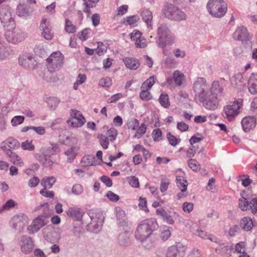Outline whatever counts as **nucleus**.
Segmentation results:
<instances>
[{"label":"nucleus","instance_id":"obj_9","mask_svg":"<svg viewBox=\"0 0 257 257\" xmlns=\"http://www.w3.org/2000/svg\"><path fill=\"white\" fill-rule=\"evenodd\" d=\"M89 215L91 219L89 227L91 229L92 231L94 233H97L101 229L104 217L101 213L94 212L93 211H90Z\"/></svg>","mask_w":257,"mask_h":257},{"label":"nucleus","instance_id":"obj_44","mask_svg":"<svg viewBox=\"0 0 257 257\" xmlns=\"http://www.w3.org/2000/svg\"><path fill=\"white\" fill-rule=\"evenodd\" d=\"M117 135L116 130L114 127L110 128L106 133V137L108 138L110 141H114Z\"/></svg>","mask_w":257,"mask_h":257},{"label":"nucleus","instance_id":"obj_31","mask_svg":"<svg viewBox=\"0 0 257 257\" xmlns=\"http://www.w3.org/2000/svg\"><path fill=\"white\" fill-rule=\"evenodd\" d=\"M140 19L138 15L127 16L123 19V24L125 26H130L132 27L137 26Z\"/></svg>","mask_w":257,"mask_h":257},{"label":"nucleus","instance_id":"obj_51","mask_svg":"<svg viewBox=\"0 0 257 257\" xmlns=\"http://www.w3.org/2000/svg\"><path fill=\"white\" fill-rule=\"evenodd\" d=\"M98 138L99 139L101 147L104 149H107L109 144V140L108 139V138H107L104 135H101L98 137Z\"/></svg>","mask_w":257,"mask_h":257},{"label":"nucleus","instance_id":"obj_25","mask_svg":"<svg viewBox=\"0 0 257 257\" xmlns=\"http://www.w3.org/2000/svg\"><path fill=\"white\" fill-rule=\"evenodd\" d=\"M143 21L146 24L147 28L149 30L153 29L152 13L147 9H143L141 14Z\"/></svg>","mask_w":257,"mask_h":257},{"label":"nucleus","instance_id":"obj_7","mask_svg":"<svg viewBox=\"0 0 257 257\" xmlns=\"http://www.w3.org/2000/svg\"><path fill=\"white\" fill-rule=\"evenodd\" d=\"M242 105V100L240 99L235 100L232 103L225 106L223 112L225 118L229 121L232 120L239 113V109Z\"/></svg>","mask_w":257,"mask_h":257},{"label":"nucleus","instance_id":"obj_48","mask_svg":"<svg viewBox=\"0 0 257 257\" xmlns=\"http://www.w3.org/2000/svg\"><path fill=\"white\" fill-rule=\"evenodd\" d=\"M238 206L242 211H246L248 209L249 203L245 198L241 197L239 199Z\"/></svg>","mask_w":257,"mask_h":257},{"label":"nucleus","instance_id":"obj_23","mask_svg":"<svg viewBox=\"0 0 257 257\" xmlns=\"http://www.w3.org/2000/svg\"><path fill=\"white\" fill-rule=\"evenodd\" d=\"M177 8L172 4L167 3L163 9L165 17L170 20H174L176 15Z\"/></svg>","mask_w":257,"mask_h":257},{"label":"nucleus","instance_id":"obj_14","mask_svg":"<svg viewBox=\"0 0 257 257\" xmlns=\"http://www.w3.org/2000/svg\"><path fill=\"white\" fill-rule=\"evenodd\" d=\"M1 148L9 158L10 162L15 165L21 167L24 165V162L22 159L16 153L13 152L11 149H8L6 146H1Z\"/></svg>","mask_w":257,"mask_h":257},{"label":"nucleus","instance_id":"obj_46","mask_svg":"<svg viewBox=\"0 0 257 257\" xmlns=\"http://www.w3.org/2000/svg\"><path fill=\"white\" fill-rule=\"evenodd\" d=\"M73 232L76 236H79L82 232L83 225L81 222H74L73 224Z\"/></svg>","mask_w":257,"mask_h":257},{"label":"nucleus","instance_id":"obj_52","mask_svg":"<svg viewBox=\"0 0 257 257\" xmlns=\"http://www.w3.org/2000/svg\"><path fill=\"white\" fill-rule=\"evenodd\" d=\"M187 245L182 243H178V257H183L187 249Z\"/></svg>","mask_w":257,"mask_h":257},{"label":"nucleus","instance_id":"obj_37","mask_svg":"<svg viewBox=\"0 0 257 257\" xmlns=\"http://www.w3.org/2000/svg\"><path fill=\"white\" fill-rule=\"evenodd\" d=\"M160 237L164 241L167 240L171 236V231L169 227L163 226L160 229Z\"/></svg>","mask_w":257,"mask_h":257},{"label":"nucleus","instance_id":"obj_6","mask_svg":"<svg viewBox=\"0 0 257 257\" xmlns=\"http://www.w3.org/2000/svg\"><path fill=\"white\" fill-rule=\"evenodd\" d=\"M64 60V56L60 52L52 53L46 60L49 70L53 72L59 70L63 65Z\"/></svg>","mask_w":257,"mask_h":257},{"label":"nucleus","instance_id":"obj_5","mask_svg":"<svg viewBox=\"0 0 257 257\" xmlns=\"http://www.w3.org/2000/svg\"><path fill=\"white\" fill-rule=\"evenodd\" d=\"M0 21L5 29L16 28L15 15L9 6H4L0 8Z\"/></svg>","mask_w":257,"mask_h":257},{"label":"nucleus","instance_id":"obj_54","mask_svg":"<svg viewBox=\"0 0 257 257\" xmlns=\"http://www.w3.org/2000/svg\"><path fill=\"white\" fill-rule=\"evenodd\" d=\"M127 180L130 185L134 188H139L140 187L139 182L138 178L135 176H131L127 178Z\"/></svg>","mask_w":257,"mask_h":257},{"label":"nucleus","instance_id":"obj_39","mask_svg":"<svg viewBox=\"0 0 257 257\" xmlns=\"http://www.w3.org/2000/svg\"><path fill=\"white\" fill-rule=\"evenodd\" d=\"M75 149V148L74 147H71L69 148L64 153L65 155L67 156V161L69 163H71L74 160L76 156Z\"/></svg>","mask_w":257,"mask_h":257},{"label":"nucleus","instance_id":"obj_47","mask_svg":"<svg viewBox=\"0 0 257 257\" xmlns=\"http://www.w3.org/2000/svg\"><path fill=\"white\" fill-rule=\"evenodd\" d=\"M21 147L24 150L32 151L35 149V146L33 144L32 141L26 140L21 144Z\"/></svg>","mask_w":257,"mask_h":257},{"label":"nucleus","instance_id":"obj_16","mask_svg":"<svg viewBox=\"0 0 257 257\" xmlns=\"http://www.w3.org/2000/svg\"><path fill=\"white\" fill-rule=\"evenodd\" d=\"M233 36L234 39L242 42L249 41L252 38L249 35L247 29L244 26L238 27Z\"/></svg>","mask_w":257,"mask_h":257},{"label":"nucleus","instance_id":"obj_10","mask_svg":"<svg viewBox=\"0 0 257 257\" xmlns=\"http://www.w3.org/2000/svg\"><path fill=\"white\" fill-rule=\"evenodd\" d=\"M48 217L45 215H39L33 219L31 224L27 227L29 234H33L38 232L40 229L48 223Z\"/></svg>","mask_w":257,"mask_h":257},{"label":"nucleus","instance_id":"obj_17","mask_svg":"<svg viewBox=\"0 0 257 257\" xmlns=\"http://www.w3.org/2000/svg\"><path fill=\"white\" fill-rule=\"evenodd\" d=\"M36 159L46 167H51L55 164L56 160L51 156L45 153H36L34 154Z\"/></svg>","mask_w":257,"mask_h":257},{"label":"nucleus","instance_id":"obj_63","mask_svg":"<svg viewBox=\"0 0 257 257\" xmlns=\"http://www.w3.org/2000/svg\"><path fill=\"white\" fill-rule=\"evenodd\" d=\"M105 196L107 197L110 201L112 202H117L119 199V196L111 191H108Z\"/></svg>","mask_w":257,"mask_h":257},{"label":"nucleus","instance_id":"obj_15","mask_svg":"<svg viewBox=\"0 0 257 257\" xmlns=\"http://www.w3.org/2000/svg\"><path fill=\"white\" fill-rule=\"evenodd\" d=\"M21 249L25 254L30 253L34 246V242L31 237L29 236H23L21 239Z\"/></svg>","mask_w":257,"mask_h":257},{"label":"nucleus","instance_id":"obj_59","mask_svg":"<svg viewBox=\"0 0 257 257\" xmlns=\"http://www.w3.org/2000/svg\"><path fill=\"white\" fill-rule=\"evenodd\" d=\"M166 257H177V245H173L169 247Z\"/></svg>","mask_w":257,"mask_h":257},{"label":"nucleus","instance_id":"obj_13","mask_svg":"<svg viewBox=\"0 0 257 257\" xmlns=\"http://www.w3.org/2000/svg\"><path fill=\"white\" fill-rule=\"evenodd\" d=\"M230 82L231 85L233 88L240 91L244 89L246 84V80L241 73L234 74L230 78Z\"/></svg>","mask_w":257,"mask_h":257},{"label":"nucleus","instance_id":"obj_34","mask_svg":"<svg viewBox=\"0 0 257 257\" xmlns=\"http://www.w3.org/2000/svg\"><path fill=\"white\" fill-rule=\"evenodd\" d=\"M84 3L83 4L84 8L83 11L87 14V16L90 14V8H94L96 6V4L99 2V0H83Z\"/></svg>","mask_w":257,"mask_h":257},{"label":"nucleus","instance_id":"obj_60","mask_svg":"<svg viewBox=\"0 0 257 257\" xmlns=\"http://www.w3.org/2000/svg\"><path fill=\"white\" fill-rule=\"evenodd\" d=\"M245 246V242L243 241H240L235 244L234 249L237 252L241 253L242 252L246 251Z\"/></svg>","mask_w":257,"mask_h":257},{"label":"nucleus","instance_id":"obj_55","mask_svg":"<svg viewBox=\"0 0 257 257\" xmlns=\"http://www.w3.org/2000/svg\"><path fill=\"white\" fill-rule=\"evenodd\" d=\"M91 33L89 29H85L78 34L79 38L82 41L87 40Z\"/></svg>","mask_w":257,"mask_h":257},{"label":"nucleus","instance_id":"obj_12","mask_svg":"<svg viewBox=\"0 0 257 257\" xmlns=\"http://www.w3.org/2000/svg\"><path fill=\"white\" fill-rule=\"evenodd\" d=\"M19 64L26 69H34L35 68V60L33 55L30 53H23L19 57Z\"/></svg>","mask_w":257,"mask_h":257},{"label":"nucleus","instance_id":"obj_27","mask_svg":"<svg viewBox=\"0 0 257 257\" xmlns=\"http://www.w3.org/2000/svg\"><path fill=\"white\" fill-rule=\"evenodd\" d=\"M247 87L251 94L257 93V74L252 73L250 75L248 80Z\"/></svg>","mask_w":257,"mask_h":257},{"label":"nucleus","instance_id":"obj_53","mask_svg":"<svg viewBox=\"0 0 257 257\" xmlns=\"http://www.w3.org/2000/svg\"><path fill=\"white\" fill-rule=\"evenodd\" d=\"M142 91L140 93V98L144 100H150L152 96L150 92L148 91V90L145 89H141Z\"/></svg>","mask_w":257,"mask_h":257},{"label":"nucleus","instance_id":"obj_62","mask_svg":"<svg viewBox=\"0 0 257 257\" xmlns=\"http://www.w3.org/2000/svg\"><path fill=\"white\" fill-rule=\"evenodd\" d=\"M83 191V188L82 186L78 184L74 185L72 189V192L76 195L81 194Z\"/></svg>","mask_w":257,"mask_h":257},{"label":"nucleus","instance_id":"obj_57","mask_svg":"<svg viewBox=\"0 0 257 257\" xmlns=\"http://www.w3.org/2000/svg\"><path fill=\"white\" fill-rule=\"evenodd\" d=\"M25 117L23 116L17 115L14 116L11 120L13 126H17L23 123Z\"/></svg>","mask_w":257,"mask_h":257},{"label":"nucleus","instance_id":"obj_30","mask_svg":"<svg viewBox=\"0 0 257 257\" xmlns=\"http://www.w3.org/2000/svg\"><path fill=\"white\" fill-rule=\"evenodd\" d=\"M162 85L166 86L170 89H175L177 85V70L174 71L172 74L168 76L166 81L164 82Z\"/></svg>","mask_w":257,"mask_h":257},{"label":"nucleus","instance_id":"obj_36","mask_svg":"<svg viewBox=\"0 0 257 257\" xmlns=\"http://www.w3.org/2000/svg\"><path fill=\"white\" fill-rule=\"evenodd\" d=\"M56 179L54 177H45L41 181V185L44 188L50 189L56 182Z\"/></svg>","mask_w":257,"mask_h":257},{"label":"nucleus","instance_id":"obj_22","mask_svg":"<svg viewBox=\"0 0 257 257\" xmlns=\"http://www.w3.org/2000/svg\"><path fill=\"white\" fill-rule=\"evenodd\" d=\"M194 234L203 239H208L212 242H216L217 243H219L220 242L219 239H218L215 236L210 234L206 231L202 230L201 228H197L195 230V232L194 233Z\"/></svg>","mask_w":257,"mask_h":257},{"label":"nucleus","instance_id":"obj_33","mask_svg":"<svg viewBox=\"0 0 257 257\" xmlns=\"http://www.w3.org/2000/svg\"><path fill=\"white\" fill-rule=\"evenodd\" d=\"M187 84L188 82L185 75L178 70V89H185Z\"/></svg>","mask_w":257,"mask_h":257},{"label":"nucleus","instance_id":"obj_11","mask_svg":"<svg viewBox=\"0 0 257 257\" xmlns=\"http://www.w3.org/2000/svg\"><path fill=\"white\" fill-rule=\"evenodd\" d=\"M70 113V118L67 121L68 124L75 128L80 127L84 124L85 118L79 111L71 109Z\"/></svg>","mask_w":257,"mask_h":257},{"label":"nucleus","instance_id":"obj_49","mask_svg":"<svg viewBox=\"0 0 257 257\" xmlns=\"http://www.w3.org/2000/svg\"><path fill=\"white\" fill-rule=\"evenodd\" d=\"M111 84V79L108 77H103L99 81V86L103 87H109Z\"/></svg>","mask_w":257,"mask_h":257},{"label":"nucleus","instance_id":"obj_64","mask_svg":"<svg viewBox=\"0 0 257 257\" xmlns=\"http://www.w3.org/2000/svg\"><path fill=\"white\" fill-rule=\"evenodd\" d=\"M249 207L253 214H255L257 212V198H252L249 204Z\"/></svg>","mask_w":257,"mask_h":257},{"label":"nucleus","instance_id":"obj_40","mask_svg":"<svg viewBox=\"0 0 257 257\" xmlns=\"http://www.w3.org/2000/svg\"><path fill=\"white\" fill-rule=\"evenodd\" d=\"M86 80V76L85 74H79L76 79V81L74 82L73 85V89L74 90H77L79 85L84 83Z\"/></svg>","mask_w":257,"mask_h":257},{"label":"nucleus","instance_id":"obj_28","mask_svg":"<svg viewBox=\"0 0 257 257\" xmlns=\"http://www.w3.org/2000/svg\"><path fill=\"white\" fill-rule=\"evenodd\" d=\"M179 90L178 92V104L186 106L190 101L189 94L185 89Z\"/></svg>","mask_w":257,"mask_h":257},{"label":"nucleus","instance_id":"obj_58","mask_svg":"<svg viewBox=\"0 0 257 257\" xmlns=\"http://www.w3.org/2000/svg\"><path fill=\"white\" fill-rule=\"evenodd\" d=\"M6 144L9 149H15L19 146V143L17 140L13 138H9L6 141Z\"/></svg>","mask_w":257,"mask_h":257},{"label":"nucleus","instance_id":"obj_61","mask_svg":"<svg viewBox=\"0 0 257 257\" xmlns=\"http://www.w3.org/2000/svg\"><path fill=\"white\" fill-rule=\"evenodd\" d=\"M189 167L194 171H197L200 169V164L194 159L188 161Z\"/></svg>","mask_w":257,"mask_h":257},{"label":"nucleus","instance_id":"obj_56","mask_svg":"<svg viewBox=\"0 0 257 257\" xmlns=\"http://www.w3.org/2000/svg\"><path fill=\"white\" fill-rule=\"evenodd\" d=\"M59 101L57 98L55 97H50L48 98L47 100V103L49 107L52 109H54L57 107Z\"/></svg>","mask_w":257,"mask_h":257},{"label":"nucleus","instance_id":"obj_42","mask_svg":"<svg viewBox=\"0 0 257 257\" xmlns=\"http://www.w3.org/2000/svg\"><path fill=\"white\" fill-rule=\"evenodd\" d=\"M17 205V203L13 199L8 200L0 209V212L4 210H9Z\"/></svg>","mask_w":257,"mask_h":257},{"label":"nucleus","instance_id":"obj_19","mask_svg":"<svg viewBox=\"0 0 257 257\" xmlns=\"http://www.w3.org/2000/svg\"><path fill=\"white\" fill-rule=\"evenodd\" d=\"M65 212L68 216L76 221H80L84 215L83 211L77 206L69 207Z\"/></svg>","mask_w":257,"mask_h":257},{"label":"nucleus","instance_id":"obj_3","mask_svg":"<svg viewBox=\"0 0 257 257\" xmlns=\"http://www.w3.org/2000/svg\"><path fill=\"white\" fill-rule=\"evenodd\" d=\"M157 43L158 46L163 48V53L165 55H169L171 53L167 48V46L171 45L175 42V37L166 25L161 24L157 31Z\"/></svg>","mask_w":257,"mask_h":257},{"label":"nucleus","instance_id":"obj_29","mask_svg":"<svg viewBox=\"0 0 257 257\" xmlns=\"http://www.w3.org/2000/svg\"><path fill=\"white\" fill-rule=\"evenodd\" d=\"M123 61L126 67L131 70H136L140 65L139 61L134 58L126 57L123 59Z\"/></svg>","mask_w":257,"mask_h":257},{"label":"nucleus","instance_id":"obj_38","mask_svg":"<svg viewBox=\"0 0 257 257\" xmlns=\"http://www.w3.org/2000/svg\"><path fill=\"white\" fill-rule=\"evenodd\" d=\"M10 49L5 46H0V61H4L10 57Z\"/></svg>","mask_w":257,"mask_h":257},{"label":"nucleus","instance_id":"obj_2","mask_svg":"<svg viewBox=\"0 0 257 257\" xmlns=\"http://www.w3.org/2000/svg\"><path fill=\"white\" fill-rule=\"evenodd\" d=\"M159 227L157 220L153 218L142 221L138 225L135 232L136 239L143 242Z\"/></svg>","mask_w":257,"mask_h":257},{"label":"nucleus","instance_id":"obj_24","mask_svg":"<svg viewBox=\"0 0 257 257\" xmlns=\"http://www.w3.org/2000/svg\"><path fill=\"white\" fill-rule=\"evenodd\" d=\"M187 186L188 182L187 179L178 176V188L181 191V193H178V198H184L187 196Z\"/></svg>","mask_w":257,"mask_h":257},{"label":"nucleus","instance_id":"obj_32","mask_svg":"<svg viewBox=\"0 0 257 257\" xmlns=\"http://www.w3.org/2000/svg\"><path fill=\"white\" fill-rule=\"evenodd\" d=\"M156 214L157 215L160 216L162 220L167 223L172 224L174 222L172 216L169 215L163 208L157 209Z\"/></svg>","mask_w":257,"mask_h":257},{"label":"nucleus","instance_id":"obj_1","mask_svg":"<svg viewBox=\"0 0 257 257\" xmlns=\"http://www.w3.org/2000/svg\"><path fill=\"white\" fill-rule=\"evenodd\" d=\"M192 89L194 99L202 103L204 107L212 110L217 108L218 97L223 91L218 81H214L209 88L205 78L198 77L193 83Z\"/></svg>","mask_w":257,"mask_h":257},{"label":"nucleus","instance_id":"obj_45","mask_svg":"<svg viewBox=\"0 0 257 257\" xmlns=\"http://www.w3.org/2000/svg\"><path fill=\"white\" fill-rule=\"evenodd\" d=\"M159 101L161 105L164 107L167 108L170 105L169 97L167 94H161Z\"/></svg>","mask_w":257,"mask_h":257},{"label":"nucleus","instance_id":"obj_8","mask_svg":"<svg viewBox=\"0 0 257 257\" xmlns=\"http://www.w3.org/2000/svg\"><path fill=\"white\" fill-rule=\"evenodd\" d=\"M5 38L8 42L13 44H17L25 39V34L21 30L14 29H6Z\"/></svg>","mask_w":257,"mask_h":257},{"label":"nucleus","instance_id":"obj_41","mask_svg":"<svg viewBox=\"0 0 257 257\" xmlns=\"http://www.w3.org/2000/svg\"><path fill=\"white\" fill-rule=\"evenodd\" d=\"M130 237V234L128 232H121L118 236V242L120 245L124 246L127 242Z\"/></svg>","mask_w":257,"mask_h":257},{"label":"nucleus","instance_id":"obj_43","mask_svg":"<svg viewBox=\"0 0 257 257\" xmlns=\"http://www.w3.org/2000/svg\"><path fill=\"white\" fill-rule=\"evenodd\" d=\"M155 82L154 77L151 76L143 83L141 88L149 90L153 86Z\"/></svg>","mask_w":257,"mask_h":257},{"label":"nucleus","instance_id":"obj_20","mask_svg":"<svg viewBox=\"0 0 257 257\" xmlns=\"http://www.w3.org/2000/svg\"><path fill=\"white\" fill-rule=\"evenodd\" d=\"M256 124V119L253 116H247L242 118L241 125L243 130L247 132L253 128Z\"/></svg>","mask_w":257,"mask_h":257},{"label":"nucleus","instance_id":"obj_4","mask_svg":"<svg viewBox=\"0 0 257 257\" xmlns=\"http://www.w3.org/2000/svg\"><path fill=\"white\" fill-rule=\"evenodd\" d=\"M206 7L209 14L217 18L223 17L227 10V3L224 0H209Z\"/></svg>","mask_w":257,"mask_h":257},{"label":"nucleus","instance_id":"obj_18","mask_svg":"<svg viewBox=\"0 0 257 257\" xmlns=\"http://www.w3.org/2000/svg\"><path fill=\"white\" fill-rule=\"evenodd\" d=\"M28 217L24 214L14 216L11 221L12 226L15 229H20L28 222Z\"/></svg>","mask_w":257,"mask_h":257},{"label":"nucleus","instance_id":"obj_35","mask_svg":"<svg viewBox=\"0 0 257 257\" xmlns=\"http://www.w3.org/2000/svg\"><path fill=\"white\" fill-rule=\"evenodd\" d=\"M253 225V221L249 217H243L240 221V226L244 230H250Z\"/></svg>","mask_w":257,"mask_h":257},{"label":"nucleus","instance_id":"obj_50","mask_svg":"<svg viewBox=\"0 0 257 257\" xmlns=\"http://www.w3.org/2000/svg\"><path fill=\"white\" fill-rule=\"evenodd\" d=\"M80 165L85 167L93 165L92 157L88 156H84L80 161Z\"/></svg>","mask_w":257,"mask_h":257},{"label":"nucleus","instance_id":"obj_26","mask_svg":"<svg viewBox=\"0 0 257 257\" xmlns=\"http://www.w3.org/2000/svg\"><path fill=\"white\" fill-rule=\"evenodd\" d=\"M46 22L47 20L43 19L41 23L40 27L43 29L42 35L45 39L50 40L53 38L54 33L52 30L51 27L47 25Z\"/></svg>","mask_w":257,"mask_h":257},{"label":"nucleus","instance_id":"obj_21","mask_svg":"<svg viewBox=\"0 0 257 257\" xmlns=\"http://www.w3.org/2000/svg\"><path fill=\"white\" fill-rule=\"evenodd\" d=\"M32 12V9L26 4L20 3L16 9V14L19 17L26 18L31 15Z\"/></svg>","mask_w":257,"mask_h":257}]
</instances>
